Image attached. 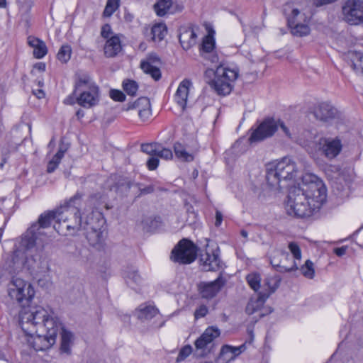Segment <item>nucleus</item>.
I'll list each match as a JSON object with an SVG mask.
<instances>
[{"mask_svg": "<svg viewBox=\"0 0 363 363\" xmlns=\"http://www.w3.org/2000/svg\"><path fill=\"white\" fill-rule=\"evenodd\" d=\"M82 195L77 193L66 203L56 211H49L40 216L37 223L32 225L22 235L19 242L18 251L28 254L35 261L40 259L45 247L46 235L43 229L48 228L52 220L59 224L54 228L59 233H64V228L73 234L82 227L80 210L82 204ZM66 234V233H65Z\"/></svg>", "mask_w": 363, "mask_h": 363, "instance_id": "2", "label": "nucleus"}, {"mask_svg": "<svg viewBox=\"0 0 363 363\" xmlns=\"http://www.w3.org/2000/svg\"><path fill=\"white\" fill-rule=\"evenodd\" d=\"M148 106H150L149 99L147 97H140L133 102L127 104L124 108V110H137L139 113V110H142L143 108H147Z\"/></svg>", "mask_w": 363, "mask_h": 363, "instance_id": "31", "label": "nucleus"}, {"mask_svg": "<svg viewBox=\"0 0 363 363\" xmlns=\"http://www.w3.org/2000/svg\"><path fill=\"white\" fill-rule=\"evenodd\" d=\"M151 115L150 106L139 110L138 116L143 121H146Z\"/></svg>", "mask_w": 363, "mask_h": 363, "instance_id": "51", "label": "nucleus"}, {"mask_svg": "<svg viewBox=\"0 0 363 363\" xmlns=\"http://www.w3.org/2000/svg\"><path fill=\"white\" fill-rule=\"evenodd\" d=\"M268 297L269 294L259 293L256 298H251L246 306V313L249 315H252L259 311Z\"/></svg>", "mask_w": 363, "mask_h": 363, "instance_id": "24", "label": "nucleus"}, {"mask_svg": "<svg viewBox=\"0 0 363 363\" xmlns=\"http://www.w3.org/2000/svg\"><path fill=\"white\" fill-rule=\"evenodd\" d=\"M159 145L156 143L143 144L141 145V150L150 156H156Z\"/></svg>", "mask_w": 363, "mask_h": 363, "instance_id": "42", "label": "nucleus"}, {"mask_svg": "<svg viewBox=\"0 0 363 363\" xmlns=\"http://www.w3.org/2000/svg\"><path fill=\"white\" fill-rule=\"evenodd\" d=\"M109 96L115 101L123 102L125 100V95L118 89H111Z\"/></svg>", "mask_w": 363, "mask_h": 363, "instance_id": "47", "label": "nucleus"}, {"mask_svg": "<svg viewBox=\"0 0 363 363\" xmlns=\"http://www.w3.org/2000/svg\"><path fill=\"white\" fill-rule=\"evenodd\" d=\"M58 167V165L56 164V162H54V161L50 160L47 166V172L48 173H52Z\"/></svg>", "mask_w": 363, "mask_h": 363, "instance_id": "56", "label": "nucleus"}, {"mask_svg": "<svg viewBox=\"0 0 363 363\" xmlns=\"http://www.w3.org/2000/svg\"><path fill=\"white\" fill-rule=\"evenodd\" d=\"M297 174L295 162L289 157L267 165L266 179L267 184L274 190L283 188L282 182L294 179Z\"/></svg>", "mask_w": 363, "mask_h": 363, "instance_id": "4", "label": "nucleus"}, {"mask_svg": "<svg viewBox=\"0 0 363 363\" xmlns=\"http://www.w3.org/2000/svg\"><path fill=\"white\" fill-rule=\"evenodd\" d=\"M220 330L217 327L207 328L203 334L195 341L194 345L197 350H204L207 345L219 337Z\"/></svg>", "mask_w": 363, "mask_h": 363, "instance_id": "20", "label": "nucleus"}, {"mask_svg": "<svg viewBox=\"0 0 363 363\" xmlns=\"http://www.w3.org/2000/svg\"><path fill=\"white\" fill-rule=\"evenodd\" d=\"M159 162L157 156H151L147 161V167L150 170H155L157 168Z\"/></svg>", "mask_w": 363, "mask_h": 363, "instance_id": "48", "label": "nucleus"}, {"mask_svg": "<svg viewBox=\"0 0 363 363\" xmlns=\"http://www.w3.org/2000/svg\"><path fill=\"white\" fill-rule=\"evenodd\" d=\"M21 13V18L23 19L27 23L29 21V13L33 5L31 0H16Z\"/></svg>", "mask_w": 363, "mask_h": 363, "instance_id": "33", "label": "nucleus"}, {"mask_svg": "<svg viewBox=\"0 0 363 363\" xmlns=\"http://www.w3.org/2000/svg\"><path fill=\"white\" fill-rule=\"evenodd\" d=\"M192 352V347L190 345H185L183 347L178 354L177 357V362H181L184 360L187 357L190 355Z\"/></svg>", "mask_w": 363, "mask_h": 363, "instance_id": "45", "label": "nucleus"}, {"mask_svg": "<svg viewBox=\"0 0 363 363\" xmlns=\"http://www.w3.org/2000/svg\"><path fill=\"white\" fill-rule=\"evenodd\" d=\"M74 94L77 103L86 108L96 106L99 102V87L87 73L78 72L75 74Z\"/></svg>", "mask_w": 363, "mask_h": 363, "instance_id": "3", "label": "nucleus"}, {"mask_svg": "<svg viewBox=\"0 0 363 363\" xmlns=\"http://www.w3.org/2000/svg\"><path fill=\"white\" fill-rule=\"evenodd\" d=\"M28 43L33 48V55L35 58L41 59L47 54V46L40 39L33 36H29L28 38Z\"/></svg>", "mask_w": 363, "mask_h": 363, "instance_id": "23", "label": "nucleus"}, {"mask_svg": "<svg viewBox=\"0 0 363 363\" xmlns=\"http://www.w3.org/2000/svg\"><path fill=\"white\" fill-rule=\"evenodd\" d=\"M67 150V147H60L59 148L58 151L57 152V153L52 157L51 160L54 161V162H56V164L57 165H59V164L60 163L61 160L63 158Z\"/></svg>", "mask_w": 363, "mask_h": 363, "instance_id": "49", "label": "nucleus"}, {"mask_svg": "<svg viewBox=\"0 0 363 363\" xmlns=\"http://www.w3.org/2000/svg\"><path fill=\"white\" fill-rule=\"evenodd\" d=\"M281 278L279 276L267 277L264 279V286L267 288L268 292H264L263 294H269V296L279 286Z\"/></svg>", "mask_w": 363, "mask_h": 363, "instance_id": "34", "label": "nucleus"}, {"mask_svg": "<svg viewBox=\"0 0 363 363\" xmlns=\"http://www.w3.org/2000/svg\"><path fill=\"white\" fill-rule=\"evenodd\" d=\"M332 188L333 193L341 199L347 198L350 194V181L340 176L333 182Z\"/></svg>", "mask_w": 363, "mask_h": 363, "instance_id": "21", "label": "nucleus"}, {"mask_svg": "<svg viewBox=\"0 0 363 363\" xmlns=\"http://www.w3.org/2000/svg\"><path fill=\"white\" fill-rule=\"evenodd\" d=\"M342 14L351 25L363 23V0H347L342 6Z\"/></svg>", "mask_w": 363, "mask_h": 363, "instance_id": "13", "label": "nucleus"}, {"mask_svg": "<svg viewBox=\"0 0 363 363\" xmlns=\"http://www.w3.org/2000/svg\"><path fill=\"white\" fill-rule=\"evenodd\" d=\"M91 214L90 218L88 217L84 222L82 221V227L79 230H85V236L90 245L100 250L103 247L105 239L104 230L102 229L104 220L101 218V213L99 212L94 213L91 210Z\"/></svg>", "mask_w": 363, "mask_h": 363, "instance_id": "8", "label": "nucleus"}, {"mask_svg": "<svg viewBox=\"0 0 363 363\" xmlns=\"http://www.w3.org/2000/svg\"><path fill=\"white\" fill-rule=\"evenodd\" d=\"M239 75V70L236 67L230 68L220 65L217 67L215 77L209 83L219 95L229 94L233 87V83Z\"/></svg>", "mask_w": 363, "mask_h": 363, "instance_id": "9", "label": "nucleus"}, {"mask_svg": "<svg viewBox=\"0 0 363 363\" xmlns=\"http://www.w3.org/2000/svg\"><path fill=\"white\" fill-rule=\"evenodd\" d=\"M197 257V247L188 239H182L173 248L171 259L181 264L193 262Z\"/></svg>", "mask_w": 363, "mask_h": 363, "instance_id": "11", "label": "nucleus"}, {"mask_svg": "<svg viewBox=\"0 0 363 363\" xmlns=\"http://www.w3.org/2000/svg\"><path fill=\"white\" fill-rule=\"evenodd\" d=\"M120 0H108L104 11V16L110 17L119 7Z\"/></svg>", "mask_w": 363, "mask_h": 363, "instance_id": "39", "label": "nucleus"}, {"mask_svg": "<svg viewBox=\"0 0 363 363\" xmlns=\"http://www.w3.org/2000/svg\"><path fill=\"white\" fill-rule=\"evenodd\" d=\"M84 111L82 110H78L76 113V116H77L78 118H81L84 116Z\"/></svg>", "mask_w": 363, "mask_h": 363, "instance_id": "62", "label": "nucleus"}, {"mask_svg": "<svg viewBox=\"0 0 363 363\" xmlns=\"http://www.w3.org/2000/svg\"><path fill=\"white\" fill-rule=\"evenodd\" d=\"M72 54L71 47L68 45H62L57 52V57L62 63L67 62Z\"/></svg>", "mask_w": 363, "mask_h": 363, "instance_id": "37", "label": "nucleus"}, {"mask_svg": "<svg viewBox=\"0 0 363 363\" xmlns=\"http://www.w3.org/2000/svg\"><path fill=\"white\" fill-rule=\"evenodd\" d=\"M74 94L72 93V95H70L68 97H67L65 99L64 103L66 104H69V105H72L74 103H77V101H76V97L77 96H74Z\"/></svg>", "mask_w": 363, "mask_h": 363, "instance_id": "58", "label": "nucleus"}, {"mask_svg": "<svg viewBox=\"0 0 363 363\" xmlns=\"http://www.w3.org/2000/svg\"><path fill=\"white\" fill-rule=\"evenodd\" d=\"M160 64V57L155 53H150L145 59L141 60L140 68L145 74L150 75L155 81H158L162 76L158 67Z\"/></svg>", "mask_w": 363, "mask_h": 363, "instance_id": "15", "label": "nucleus"}, {"mask_svg": "<svg viewBox=\"0 0 363 363\" xmlns=\"http://www.w3.org/2000/svg\"><path fill=\"white\" fill-rule=\"evenodd\" d=\"M289 249L293 255V257L295 259L300 260L301 258V251L297 243L291 242L289 244Z\"/></svg>", "mask_w": 363, "mask_h": 363, "instance_id": "46", "label": "nucleus"}, {"mask_svg": "<svg viewBox=\"0 0 363 363\" xmlns=\"http://www.w3.org/2000/svg\"><path fill=\"white\" fill-rule=\"evenodd\" d=\"M275 253L277 255H281L284 259V260H281L279 262H277L274 257L270 258L271 264L277 270H278L280 272H289L296 270L298 269V264L296 263V260H293L290 265H287L285 264V261L291 258L289 252H287L286 250L283 249L277 250L275 251Z\"/></svg>", "mask_w": 363, "mask_h": 363, "instance_id": "19", "label": "nucleus"}, {"mask_svg": "<svg viewBox=\"0 0 363 363\" xmlns=\"http://www.w3.org/2000/svg\"><path fill=\"white\" fill-rule=\"evenodd\" d=\"M197 35L191 26H181L179 40L184 50H189L196 43Z\"/></svg>", "mask_w": 363, "mask_h": 363, "instance_id": "18", "label": "nucleus"}, {"mask_svg": "<svg viewBox=\"0 0 363 363\" xmlns=\"http://www.w3.org/2000/svg\"><path fill=\"white\" fill-rule=\"evenodd\" d=\"M300 145L303 146L310 154H314L317 151L321 152L325 157L329 160L334 159L341 152L342 145L340 139L335 138L322 137L316 142L311 140L302 141L300 140Z\"/></svg>", "mask_w": 363, "mask_h": 363, "instance_id": "7", "label": "nucleus"}, {"mask_svg": "<svg viewBox=\"0 0 363 363\" xmlns=\"http://www.w3.org/2000/svg\"><path fill=\"white\" fill-rule=\"evenodd\" d=\"M223 221V215L221 212L219 211H216V222L215 225L218 227L221 225V223Z\"/></svg>", "mask_w": 363, "mask_h": 363, "instance_id": "57", "label": "nucleus"}, {"mask_svg": "<svg viewBox=\"0 0 363 363\" xmlns=\"http://www.w3.org/2000/svg\"><path fill=\"white\" fill-rule=\"evenodd\" d=\"M174 150L176 157L183 162H191L194 160V155L188 152L184 145L180 143H175Z\"/></svg>", "mask_w": 363, "mask_h": 363, "instance_id": "28", "label": "nucleus"}, {"mask_svg": "<svg viewBox=\"0 0 363 363\" xmlns=\"http://www.w3.org/2000/svg\"><path fill=\"white\" fill-rule=\"evenodd\" d=\"M8 294L21 306L19 325L26 335L33 337L31 344L35 350L50 349L56 342L57 335L60 331V352L66 355L72 354L74 340L73 333L65 329L60 320L50 315L44 308L30 306L35 295L30 284L20 278H13L8 285Z\"/></svg>", "mask_w": 363, "mask_h": 363, "instance_id": "1", "label": "nucleus"}, {"mask_svg": "<svg viewBox=\"0 0 363 363\" xmlns=\"http://www.w3.org/2000/svg\"><path fill=\"white\" fill-rule=\"evenodd\" d=\"M246 349V346L245 344L241 345L239 347H233L230 345H224L221 349V353L225 354L230 352L232 354L233 357L239 355Z\"/></svg>", "mask_w": 363, "mask_h": 363, "instance_id": "40", "label": "nucleus"}, {"mask_svg": "<svg viewBox=\"0 0 363 363\" xmlns=\"http://www.w3.org/2000/svg\"><path fill=\"white\" fill-rule=\"evenodd\" d=\"M225 284V279L221 274L213 281L201 282L198 285V289L202 298L211 299L215 297Z\"/></svg>", "mask_w": 363, "mask_h": 363, "instance_id": "14", "label": "nucleus"}, {"mask_svg": "<svg viewBox=\"0 0 363 363\" xmlns=\"http://www.w3.org/2000/svg\"><path fill=\"white\" fill-rule=\"evenodd\" d=\"M215 72H216V70H214L213 69H208L205 72V75L206 76H211V75L215 76Z\"/></svg>", "mask_w": 363, "mask_h": 363, "instance_id": "61", "label": "nucleus"}, {"mask_svg": "<svg viewBox=\"0 0 363 363\" xmlns=\"http://www.w3.org/2000/svg\"><path fill=\"white\" fill-rule=\"evenodd\" d=\"M201 57L211 64L217 65L219 62V57L216 50L203 53L201 55Z\"/></svg>", "mask_w": 363, "mask_h": 363, "instance_id": "43", "label": "nucleus"}, {"mask_svg": "<svg viewBox=\"0 0 363 363\" xmlns=\"http://www.w3.org/2000/svg\"><path fill=\"white\" fill-rule=\"evenodd\" d=\"M313 178L315 180H312L308 184H303L301 189L303 190L306 199L313 204V206L320 209L326 200L327 191L323 181L315 177Z\"/></svg>", "mask_w": 363, "mask_h": 363, "instance_id": "12", "label": "nucleus"}, {"mask_svg": "<svg viewBox=\"0 0 363 363\" xmlns=\"http://www.w3.org/2000/svg\"><path fill=\"white\" fill-rule=\"evenodd\" d=\"M122 186H124L125 189H129L130 188V182L125 181V182L122 183Z\"/></svg>", "mask_w": 363, "mask_h": 363, "instance_id": "63", "label": "nucleus"}, {"mask_svg": "<svg viewBox=\"0 0 363 363\" xmlns=\"http://www.w3.org/2000/svg\"><path fill=\"white\" fill-rule=\"evenodd\" d=\"M200 262L203 270L217 271L220 268V260L219 257V250H213L212 252H206L200 257Z\"/></svg>", "mask_w": 363, "mask_h": 363, "instance_id": "17", "label": "nucleus"}, {"mask_svg": "<svg viewBox=\"0 0 363 363\" xmlns=\"http://www.w3.org/2000/svg\"><path fill=\"white\" fill-rule=\"evenodd\" d=\"M191 82L184 79L179 85L174 98L177 104L184 110L186 105Z\"/></svg>", "mask_w": 363, "mask_h": 363, "instance_id": "22", "label": "nucleus"}, {"mask_svg": "<svg viewBox=\"0 0 363 363\" xmlns=\"http://www.w3.org/2000/svg\"><path fill=\"white\" fill-rule=\"evenodd\" d=\"M215 48L216 42L213 38V35L211 33H208V34L203 38V41L200 48V54L201 55L202 54L206 53L207 52L213 51Z\"/></svg>", "mask_w": 363, "mask_h": 363, "instance_id": "32", "label": "nucleus"}, {"mask_svg": "<svg viewBox=\"0 0 363 363\" xmlns=\"http://www.w3.org/2000/svg\"><path fill=\"white\" fill-rule=\"evenodd\" d=\"M315 117L323 121L335 118L338 116V111L331 104L328 102H321L314 108Z\"/></svg>", "mask_w": 363, "mask_h": 363, "instance_id": "16", "label": "nucleus"}, {"mask_svg": "<svg viewBox=\"0 0 363 363\" xmlns=\"http://www.w3.org/2000/svg\"><path fill=\"white\" fill-rule=\"evenodd\" d=\"M246 281L250 288L257 291L260 288L261 277L259 273L253 272L247 275Z\"/></svg>", "mask_w": 363, "mask_h": 363, "instance_id": "36", "label": "nucleus"}, {"mask_svg": "<svg viewBox=\"0 0 363 363\" xmlns=\"http://www.w3.org/2000/svg\"><path fill=\"white\" fill-rule=\"evenodd\" d=\"M300 186H294L288 195V200L285 208L289 216L296 218H306L311 216L319 210L308 201Z\"/></svg>", "mask_w": 363, "mask_h": 363, "instance_id": "5", "label": "nucleus"}, {"mask_svg": "<svg viewBox=\"0 0 363 363\" xmlns=\"http://www.w3.org/2000/svg\"><path fill=\"white\" fill-rule=\"evenodd\" d=\"M32 92L33 95H35L39 99H43L45 96V93L41 88L36 89H33Z\"/></svg>", "mask_w": 363, "mask_h": 363, "instance_id": "54", "label": "nucleus"}, {"mask_svg": "<svg viewBox=\"0 0 363 363\" xmlns=\"http://www.w3.org/2000/svg\"><path fill=\"white\" fill-rule=\"evenodd\" d=\"M167 32V26L164 23H157L151 28L152 40L155 42L164 39Z\"/></svg>", "mask_w": 363, "mask_h": 363, "instance_id": "29", "label": "nucleus"}, {"mask_svg": "<svg viewBox=\"0 0 363 363\" xmlns=\"http://www.w3.org/2000/svg\"><path fill=\"white\" fill-rule=\"evenodd\" d=\"M279 127L281 128L286 136L291 140H296L299 144L300 140L302 141H307V140H303L301 138H297L296 136H294L289 129L281 121H277L274 118H269L264 119L256 128L253 129V128H252L250 129L251 134L249 138L250 143L251 144L259 143L272 137L277 130Z\"/></svg>", "mask_w": 363, "mask_h": 363, "instance_id": "6", "label": "nucleus"}, {"mask_svg": "<svg viewBox=\"0 0 363 363\" xmlns=\"http://www.w3.org/2000/svg\"><path fill=\"white\" fill-rule=\"evenodd\" d=\"M283 11L294 35L303 37L310 33L311 29L308 24L309 18L305 13H301L294 3L289 2L284 4Z\"/></svg>", "mask_w": 363, "mask_h": 363, "instance_id": "10", "label": "nucleus"}, {"mask_svg": "<svg viewBox=\"0 0 363 363\" xmlns=\"http://www.w3.org/2000/svg\"><path fill=\"white\" fill-rule=\"evenodd\" d=\"M34 68L37 69L38 70H39L40 72H43L45 69V63H43V62H38L34 65Z\"/></svg>", "mask_w": 363, "mask_h": 363, "instance_id": "59", "label": "nucleus"}, {"mask_svg": "<svg viewBox=\"0 0 363 363\" xmlns=\"http://www.w3.org/2000/svg\"><path fill=\"white\" fill-rule=\"evenodd\" d=\"M139 191L140 195L149 194L155 191V187L153 185H149L143 188H140Z\"/></svg>", "mask_w": 363, "mask_h": 363, "instance_id": "53", "label": "nucleus"}, {"mask_svg": "<svg viewBox=\"0 0 363 363\" xmlns=\"http://www.w3.org/2000/svg\"><path fill=\"white\" fill-rule=\"evenodd\" d=\"M240 234L241 235L245 238H247V235H248V233L246 230H242L241 232H240Z\"/></svg>", "mask_w": 363, "mask_h": 363, "instance_id": "64", "label": "nucleus"}, {"mask_svg": "<svg viewBox=\"0 0 363 363\" xmlns=\"http://www.w3.org/2000/svg\"><path fill=\"white\" fill-rule=\"evenodd\" d=\"M123 277L126 284L132 289H135V286H138L142 281L140 275L138 274V270L133 267H128L123 272Z\"/></svg>", "mask_w": 363, "mask_h": 363, "instance_id": "26", "label": "nucleus"}, {"mask_svg": "<svg viewBox=\"0 0 363 363\" xmlns=\"http://www.w3.org/2000/svg\"><path fill=\"white\" fill-rule=\"evenodd\" d=\"M172 5V0H157L154 5L155 13L159 16H164Z\"/></svg>", "mask_w": 363, "mask_h": 363, "instance_id": "35", "label": "nucleus"}, {"mask_svg": "<svg viewBox=\"0 0 363 363\" xmlns=\"http://www.w3.org/2000/svg\"><path fill=\"white\" fill-rule=\"evenodd\" d=\"M96 195H94V196H91L89 198V199L86 201V204L89 205V206H91V205H94L95 204V201L96 200Z\"/></svg>", "mask_w": 363, "mask_h": 363, "instance_id": "60", "label": "nucleus"}, {"mask_svg": "<svg viewBox=\"0 0 363 363\" xmlns=\"http://www.w3.org/2000/svg\"><path fill=\"white\" fill-rule=\"evenodd\" d=\"M301 271L305 277L313 279L315 274L313 263L309 259L306 260L305 264L301 267Z\"/></svg>", "mask_w": 363, "mask_h": 363, "instance_id": "41", "label": "nucleus"}, {"mask_svg": "<svg viewBox=\"0 0 363 363\" xmlns=\"http://www.w3.org/2000/svg\"><path fill=\"white\" fill-rule=\"evenodd\" d=\"M157 155L158 157L164 159V160H171L173 157L172 152L170 149L168 148H163L161 147L160 145H159V147L157 148Z\"/></svg>", "mask_w": 363, "mask_h": 363, "instance_id": "44", "label": "nucleus"}, {"mask_svg": "<svg viewBox=\"0 0 363 363\" xmlns=\"http://www.w3.org/2000/svg\"><path fill=\"white\" fill-rule=\"evenodd\" d=\"M159 311L157 308L152 306H143L141 305L138 309V318L148 320L155 317Z\"/></svg>", "mask_w": 363, "mask_h": 363, "instance_id": "30", "label": "nucleus"}, {"mask_svg": "<svg viewBox=\"0 0 363 363\" xmlns=\"http://www.w3.org/2000/svg\"><path fill=\"white\" fill-rule=\"evenodd\" d=\"M124 91L130 96H135L138 90V85L134 80L126 79L123 82Z\"/></svg>", "mask_w": 363, "mask_h": 363, "instance_id": "38", "label": "nucleus"}, {"mask_svg": "<svg viewBox=\"0 0 363 363\" xmlns=\"http://www.w3.org/2000/svg\"><path fill=\"white\" fill-rule=\"evenodd\" d=\"M111 33V28L108 24L104 25L101 31V35L104 38H108Z\"/></svg>", "mask_w": 363, "mask_h": 363, "instance_id": "52", "label": "nucleus"}, {"mask_svg": "<svg viewBox=\"0 0 363 363\" xmlns=\"http://www.w3.org/2000/svg\"><path fill=\"white\" fill-rule=\"evenodd\" d=\"M121 43L118 36L110 37L104 45V54L107 57H113L121 50Z\"/></svg>", "mask_w": 363, "mask_h": 363, "instance_id": "25", "label": "nucleus"}, {"mask_svg": "<svg viewBox=\"0 0 363 363\" xmlns=\"http://www.w3.org/2000/svg\"><path fill=\"white\" fill-rule=\"evenodd\" d=\"M208 312V308L205 305H201L194 312V317L196 319H199L204 317Z\"/></svg>", "mask_w": 363, "mask_h": 363, "instance_id": "50", "label": "nucleus"}, {"mask_svg": "<svg viewBox=\"0 0 363 363\" xmlns=\"http://www.w3.org/2000/svg\"><path fill=\"white\" fill-rule=\"evenodd\" d=\"M347 250V246H342V247H340L335 248L334 249V252L335 253V255L337 256L341 257V256L345 255Z\"/></svg>", "mask_w": 363, "mask_h": 363, "instance_id": "55", "label": "nucleus"}, {"mask_svg": "<svg viewBox=\"0 0 363 363\" xmlns=\"http://www.w3.org/2000/svg\"><path fill=\"white\" fill-rule=\"evenodd\" d=\"M348 57L351 66L357 74L363 76V54L359 52H349Z\"/></svg>", "mask_w": 363, "mask_h": 363, "instance_id": "27", "label": "nucleus"}]
</instances>
